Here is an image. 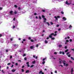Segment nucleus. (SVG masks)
<instances>
[{
	"instance_id": "f3484780",
	"label": "nucleus",
	"mask_w": 74,
	"mask_h": 74,
	"mask_svg": "<svg viewBox=\"0 0 74 74\" xmlns=\"http://www.w3.org/2000/svg\"><path fill=\"white\" fill-rule=\"evenodd\" d=\"M42 71H40L39 72V74H41L42 73Z\"/></svg>"
},
{
	"instance_id": "e2e57ef3",
	"label": "nucleus",
	"mask_w": 74,
	"mask_h": 74,
	"mask_svg": "<svg viewBox=\"0 0 74 74\" xmlns=\"http://www.w3.org/2000/svg\"><path fill=\"white\" fill-rule=\"evenodd\" d=\"M13 20V21H15V18H14Z\"/></svg>"
},
{
	"instance_id": "7ed1b4c3",
	"label": "nucleus",
	"mask_w": 74,
	"mask_h": 74,
	"mask_svg": "<svg viewBox=\"0 0 74 74\" xmlns=\"http://www.w3.org/2000/svg\"><path fill=\"white\" fill-rule=\"evenodd\" d=\"M54 18L56 19V21H58V18H60V16H55Z\"/></svg>"
},
{
	"instance_id": "0e129e2a",
	"label": "nucleus",
	"mask_w": 74,
	"mask_h": 74,
	"mask_svg": "<svg viewBox=\"0 0 74 74\" xmlns=\"http://www.w3.org/2000/svg\"><path fill=\"white\" fill-rule=\"evenodd\" d=\"M55 73H57V71H55Z\"/></svg>"
},
{
	"instance_id": "49530a36",
	"label": "nucleus",
	"mask_w": 74,
	"mask_h": 74,
	"mask_svg": "<svg viewBox=\"0 0 74 74\" xmlns=\"http://www.w3.org/2000/svg\"><path fill=\"white\" fill-rule=\"evenodd\" d=\"M43 19H44V20H45V21H46V20H47V19L45 18H43Z\"/></svg>"
},
{
	"instance_id": "a878e982",
	"label": "nucleus",
	"mask_w": 74,
	"mask_h": 74,
	"mask_svg": "<svg viewBox=\"0 0 74 74\" xmlns=\"http://www.w3.org/2000/svg\"><path fill=\"white\" fill-rule=\"evenodd\" d=\"M42 11L43 12H45V10H42Z\"/></svg>"
},
{
	"instance_id": "c9c22d12",
	"label": "nucleus",
	"mask_w": 74,
	"mask_h": 74,
	"mask_svg": "<svg viewBox=\"0 0 74 74\" xmlns=\"http://www.w3.org/2000/svg\"><path fill=\"white\" fill-rule=\"evenodd\" d=\"M65 49H67V46H66L65 47Z\"/></svg>"
},
{
	"instance_id": "39448f33",
	"label": "nucleus",
	"mask_w": 74,
	"mask_h": 74,
	"mask_svg": "<svg viewBox=\"0 0 74 74\" xmlns=\"http://www.w3.org/2000/svg\"><path fill=\"white\" fill-rule=\"evenodd\" d=\"M13 46L14 47H18V45L17 44H15V45H13Z\"/></svg>"
},
{
	"instance_id": "a18cd8bd",
	"label": "nucleus",
	"mask_w": 74,
	"mask_h": 74,
	"mask_svg": "<svg viewBox=\"0 0 74 74\" xmlns=\"http://www.w3.org/2000/svg\"><path fill=\"white\" fill-rule=\"evenodd\" d=\"M62 55H64V52H62Z\"/></svg>"
},
{
	"instance_id": "4d7b16f0",
	"label": "nucleus",
	"mask_w": 74,
	"mask_h": 74,
	"mask_svg": "<svg viewBox=\"0 0 74 74\" xmlns=\"http://www.w3.org/2000/svg\"><path fill=\"white\" fill-rule=\"evenodd\" d=\"M14 67V65H12V66H11V67L12 68Z\"/></svg>"
},
{
	"instance_id": "9d476101",
	"label": "nucleus",
	"mask_w": 74,
	"mask_h": 74,
	"mask_svg": "<svg viewBox=\"0 0 74 74\" xmlns=\"http://www.w3.org/2000/svg\"><path fill=\"white\" fill-rule=\"evenodd\" d=\"M64 20V21H66V20L67 19V18H65V17H63L62 18Z\"/></svg>"
},
{
	"instance_id": "13d9d810",
	"label": "nucleus",
	"mask_w": 74,
	"mask_h": 74,
	"mask_svg": "<svg viewBox=\"0 0 74 74\" xmlns=\"http://www.w3.org/2000/svg\"><path fill=\"white\" fill-rule=\"evenodd\" d=\"M34 15H37V13H34Z\"/></svg>"
},
{
	"instance_id": "338daca9",
	"label": "nucleus",
	"mask_w": 74,
	"mask_h": 74,
	"mask_svg": "<svg viewBox=\"0 0 74 74\" xmlns=\"http://www.w3.org/2000/svg\"><path fill=\"white\" fill-rule=\"evenodd\" d=\"M69 62L71 63H72V61H70Z\"/></svg>"
},
{
	"instance_id": "c03bdc74",
	"label": "nucleus",
	"mask_w": 74,
	"mask_h": 74,
	"mask_svg": "<svg viewBox=\"0 0 74 74\" xmlns=\"http://www.w3.org/2000/svg\"><path fill=\"white\" fill-rule=\"evenodd\" d=\"M24 60H27V58H25Z\"/></svg>"
},
{
	"instance_id": "423d86ee",
	"label": "nucleus",
	"mask_w": 74,
	"mask_h": 74,
	"mask_svg": "<svg viewBox=\"0 0 74 74\" xmlns=\"http://www.w3.org/2000/svg\"><path fill=\"white\" fill-rule=\"evenodd\" d=\"M30 48L31 49H33L34 48V46H32L30 47Z\"/></svg>"
},
{
	"instance_id": "f03ea898",
	"label": "nucleus",
	"mask_w": 74,
	"mask_h": 74,
	"mask_svg": "<svg viewBox=\"0 0 74 74\" xmlns=\"http://www.w3.org/2000/svg\"><path fill=\"white\" fill-rule=\"evenodd\" d=\"M52 35H54V34L52 33L49 36L50 38H51V40H55V38H52Z\"/></svg>"
},
{
	"instance_id": "473e14b6",
	"label": "nucleus",
	"mask_w": 74,
	"mask_h": 74,
	"mask_svg": "<svg viewBox=\"0 0 74 74\" xmlns=\"http://www.w3.org/2000/svg\"><path fill=\"white\" fill-rule=\"evenodd\" d=\"M36 47L37 48H38V44L36 45Z\"/></svg>"
},
{
	"instance_id": "2f4dec72",
	"label": "nucleus",
	"mask_w": 74,
	"mask_h": 74,
	"mask_svg": "<svg viewBox=\"0 0 74 74\" xmlns=\"http://www.w3.org/2000/svg\"><path fill=\"white\" fill-rule=\"evenodd\" d=\"M62 45H59V47H62Z\"/></svg>"
},
{
	"instance_id": "393cba45",
	"label": "nucleus",
	"mask_w": 74,
	"mask_h": 74,
	"mask_svg": "<svg viewBox=\"0 0 74 74\" xmlns=\"http://www.w3.org/2000/svg\"><path fill=\"white\" fill-rule=\"evenodd\" d=\"M71 59H72V60H74V58H73V57H71Z\"/></svg>"
},
{
	"instance_id": "6ab92c4d",
	"label": "nucleus",
	"mask_w": 74,
	"mask_h": 74,
	"mask_svg": "<svg viewBox=\"0 0 74 74\" xmlns=\"http://www.w3.org/2000/svg\"><path fill=\"white\" fill-rule=\"evenodd\" d=\"M68 51H69V50L67 49L65 51V52H67Z\"/></svg>"
},
{
	"instance_id": "72a5a7b5",
	"label": "nucleus",
	"mask_w": 74,
	"mask_h": 74,
	"mask_svg": "<svg viewBox=\"0 0 74 74\" xmlns=\"http://www.w3.org/2000/svg\"><path fill=\"white\" fill-rule=\"evenodd\" d=\"M1 71L3 73H4V71H3V70H2Z\"/></svg>"
},
{
	"instance_id": "b1692460",
	"label": "nucleus",
	"mask_w": 74,
	"mask_h": 74,
	"mask_svg": "<svg viewBox=\"0 0 74 74\" xmlns=\"http://www.w3.org/2000/svg\"><path fill=\"white\" fill-rule=\"evenodd\" d=\"M46 23L47 24V25H48V26H49V23L47 22Z\"/></svg>"
},
{
	"instance_id": "79ce46f5",
	"label": "nucleus",
	"mask_w": 74,
	"mask_h": 74,
	"mask_svg": "<svg viewBox=\"0 0 74 74\" xmlns=\"http://www.w3.org/2000/svg\"><path fill=\"white\" fill-rule=\"evenodd\" d=\"M33 58H36V55H34L33 56Z\"/></svg>"
},
{
	"instance_id": "ea45409f",
	"label": "nucleus",
	"mask_w": 74,
	"mask_h": 74,
	"mask_svg": "<svg viewBox=\"0 0 74 74\" xmlns=\"http://www.w3.org/2000/svg\"><path fill=\"white\" fill-rule=\"evenodd\" d=\"M31 42H34V40H33L31 39Z\"/></svg>"
},
{
	"instance_id": "8fccbe9b",
	"label": "nucleus",
	"mask_w": 74,
	"mask_h": 74,
	"mask_svg": "<svg viewBox=\"0 0 74 74\" xmlns=\"http://www.w3.org/2000/svg\"><path fill=\"white\" fill-rule=\"evenodd\" d=\"M16 24H18V21H16Z\"/></svg>"
},
{
	"instance_id": "cd10ccee",
	"label": "nucleus",
	"mask_w": 74,
	"mask_h": 74,
	"mask_svg": "<svg viewBox=\"0 0 74 74\" xmlns=\"http://www.w3.org/2000/svg\"><path fill=\"white\" fill-rule=\"evenodd\" d=\"M69 53H70L69 52H68L66 53V55H67V56H68V55H69Z\"/></svg>"
},
{
	"instance_id": "6e6552de",
	"label": "nucleus",
	"mask_w": 74,
	"mask_h": 74,
	"mask_svg": "<svg viewBox=\"0 0 74 74\" xmlns=\"http://www.w3.org/2000/svg\"><path fill=\"white\" fill-rule=\"evenodd\" d=\"M72 27H73V26H71V25H70L69 27V29H71V28H72Z\"/></svg>"
},
{
	"instance_id": "c756f323",
	"label": "nucleus",
	"mask_w": 74,
	"mask_h": 74,
	"mask_svg": "<svg viewBox=\"0 0 74 74\" xmlns=\"http://www.w3.org/2000/svg\"><path fill=\"white\" fill-rule=\"evenodd\" d=\"M66 42H69V40H66Z\"/></svg>"
},
{
	"instance_id": "4468645a",
	"label": "nucleus",
	"mask_w": 74,
	"mask_h": 74,
	"mask_svg": "<svg viewBox=\"0 0 74 74\" xmlns=\"http://www.w3.org/2000/svg\"><path fill=\"white\" fill-rule=\"evenodd\" d=\"M16 70L15 69H13L12 70V72H14Z\"/></svg>"
},
{
	"instance_id": "de8ad7c7",
	"label": "nucleus",
	"mask_w": 74,
	"mask_h": 74,
	"mask_svg": "<svg viewBox=\"0 0 74 74\" xmlns=\"http://www.w3.org/2000/svg\"><path fill=\"white\" fill-rule=\"evenodd\" d=\"M11 63H8V65H10V64H11Z\"/></svg>"
},
{
	"instance_id": "20e7f679",
	"label": "nucleus",
	"mask_w": 74,
	"mask_h": 74,
	"mask_svg": "<svg viewBox=\"0 0 74 74\" xmlns=\"http://www.w3.org/2000/svg\"><path fill=\"white\" fill-rule=\"evenodd\" d=\"M65 4H67V5H70V3H68V1L67 0L66 2H65Z\"/></svg>"
},
{
	"instance_id": "69168bd1",
	"label": "nucleus",
	"mask_w": 74,
	"mask_h": 74,
	"mask_svg": "<svg viewBox=\"0 0 74 74\" xmlns=\"http://www.w3.org/2000/svg\"><path fill=\"white\" fill-rule=\"evenodd\" d=\"M62 53V51H60V54H61V53Z\"/></svg>"
},
{
	"instance_id": "603ef678",
	"label": "nucleus",
	"mask_w": 74,
	"mask_h": 74,
	"mask_svg": "<svg viewBox=\"0 0 74 74\" xmlns=\"http://www.w3.org/2000/svg\"><path fill=\"white\" fill-rule=\"evenodd\" d=\"M12 56H11L10 57V59H12Z\"/></svg>"
},
{
	"instance_id": "412c9836",
	"label": "nucleus",
	"mask_w": 74,
	"mask_h": 74,
	"mask_svg": "<svg viewBox=\"0 0 74 74\" xmlns=\"http://www.w3.org/2000/svg\"><path fill=\"white\" fill-rule=\"evenodd\" d=\"M45 61H43V62H42V64H45Z\"/></svg>"
},
{
	"instance_id": "f8f14e48",
	"label": "nucleus",
	"mask_w": 74,
	"mask_h": 74,
	"mask_svg": "<svg viewBox=\"0 0 74 74\" xmlns=\"http://www.w3.org/2000/svg\"><path fill=\"white\" fill-rule=\"evenodd\" d=\"M14 14H17V13H18V12H17L16 11L14 10Z\"/></svg>"
},
{
	"instance_id": "2eb2a0df",
	"label": "nucleus",
	"mask_w": 74,
	"mask_h": 74,
	"mask_svg": "<svg viewBox=\"0 0 74 74\" xmlns=\"http://www.w3.org/2000/svg\"><path fill=\"white\" fill-rule=\"evenodd\" d=\"M36 63V61H34L32 62V64H35V63Z\"/></svg>"
},
{
	"instance_id": "5fc2aeb1",
	"label": "nucleus",
	"mask_w": 74,
	"mask_h": 74,
	"mask_svg": "<svg viewBox=\"0 0 74 74\" xmlns=\"http://www.w3.org/2000/svg\"><path fill=\"white\" fill-rule=\"evenodd\" d=\"M61 30V29H60V28H59V29H58V31H60V30Z\"/></svg>"
},
{
	"instance_id": "1a4fd4ad",
	"label": "nucleus",
	"mask_w": 74,
	"mask_h": 74,
	"mask_svg": "<svg viewBox=\"0 0 74 74\" xmlns=\"http://www.w3.org/2000/svg\"><path fill=\"white\" fill-rule=\"evenodd\" d=\"M15 26H16V25H13L12 27V29H14L15 28Z\"/></svg>"
},
{
	"instance_id": "052dcab7",
	"label": "nucleus",
	"mask_w": 74,
	"mask_h": 74,
	"mask_svg": "<svg viewBox=\"0 0 74 74\" xmlns=\"http://www.w3.org/2000/svg\"><path fill=\"white\" fill-rule=\"evenodd\" d=\"M43 22H44V23H45L46 22V21H45V20H44V21H43Z\"/></svg>"
},
{
	"instance_id": "5701e85b",
	"label": "nucleus",
	"mask_w": 74,
	"mask_h": 74,
	"mask_svg": "<svg viewBox=\"0 0 74 74\" xmlns=\"http://www.w3.org/2000/svg\"><path fill=\"white\" fill-rule=\"evenodd\" d=\"M34 67V65H32L31 66V68H32V67Z\"/></svg>"
},
{
	"instance_id": "3c124183",
	"label": "nucleus",
	"mask_w": 74,
	"mask_h": 74,
	"mask_svg": "<svg viewBox=\"0 0 74 74\" xmlns=\"http://www.w3.org/2000/svg\"><path fill=\"white\" fill-rule=\"evenodd\" d=\"M29 64V62H27V63H26V64Z\"/></svg>"
},
{
	"instance_id": "bb28decb",
	"label": "nucleus",
	"mask_w": 74,
	"mask_h": 74,
	"mask_svg": "<svg viewBox=\"0 0 74 74\" xmlns=\"http://www.w3.org/2000/svg\"><path fill=\"white\" fill-rule=\"evenodd\" d=\"M68 56V57H69V58H70V56H71V55L70 54H69V55H68V56Z\"/></svg>"
},
{
	"instance_id": "f704fd0d",
	"label": "nucleus",
	"mask_w": 74,
	"mask_h": 74,
	"mask_svg": "<svg viewBox=\"0 0 74 74\" xmlns=\"http://www.w3.org/2000/svg\"><path fill=\"white\" fill-rule=\"evenodd\" d=\"M39 18L40 19H41V16H39Z\"/></svg>"
},
{
	"instance_id": "864d4df0",
	"label": "nucleus",
	"mask_w": 74,
	"mask_h": 74,
	"mask_svg": "<svg viewBox=\"0 0 74 74\" xmlns=\"http://www.w3.org/2000/svg\"><path fill=\"white\" fill-rule=\"evenodd\" d=\"M27 67H29V66H30V65L29 64H27Z\"/></svg>"
},
{
	"instance_id": "dca6fc26",
	"label": "nucleus",
	"mask_w": 74,
	"mask_h": 74,
	"mask_svg": "<svg viewBox=\"0 0 74 74\" xmlns=\"http://www.w3.org/2000/svg\"><path fill=\"white\" fill-rule=\"evenodd\" d=\"M45 43L46 44H47V43H48V41H47V40H45Z\"/></svg>"
},
{
	"instance_id": "c85d7f7f",
	"label": "nucleus",
	"mask_w": 74,
	"mask_h": 74,
	"mask_svg": "<svg viewBox=\"0 0 74 74\" xmlns=\"http://www.w3.org/2000/svg\"><path fill=\"white\" fill-rule=\"evenodd\" d=\"M22 72H24V70L23 69H21Z\"/></svg>"
},
{
	"instance_id": "7c9ffc66",
	"label": "nucleus",
	"mask_w": 74,
	"mask_h": 74,
	"mask_svg": "<svg viewBox=\"0 0 74 74\" xmlns=\"http://www.w3.org/2000/svg\"><path fill=\"white\" fill-rule=\"evenodd\" d=\"M50 23H51V25H53V23H52V22H50Z\"/></svg>"
},
{
	"instance_id": "58836bf2",
	"label": "nucleus",
	"mask_w": 74,
	"mask_h": 74,
	"mask_svg": "<svg viewBox=\"0 0 74 74\" xmlns=\"http://www.w3.org/2000/svg\"><path fill=\"white\" fill-rule=\"evenodd\" d=\"M14 7H15V8H17V5H15Z\"/></svg>"
},
{
	"instance_id": "09e8293b",
	"label": "nucleus",
	"mask_w": 74,
	"mask_h": 74,
	"mask_svg": "<svg viewBox=\"0 0 74 74\" xmlns=\"http://www.w3.org/2000/svg\"><path fill=\"white\" fill-rule=\"evenodd\" d=\"M18 63H16V66H18Z\"/></svg>"
},
{
	"instance_id": "ddd939ff",
	"label": "nucleus",
	"mask_w": 74,
	"mask_h": 74,
	"mask_svg": "<svg viewBox=\"0 0 74 74\" xmlns=\"http://www.w3.org/2000/svg\"><path fill=\"white\" fill-rule=\"evenodd\" d=\"M47 60V58H43L42 60L43 61H44V60Z\"/></svg>"
},
{
	"instance_id": "37998d69",
	"label": "nucleus",
	"mask_w": 74,
	"mask_h": 74,
	"mask_svg": "<svg viewBox=\"0 0 74 74\" xmlns=\"http://www.w3.org/2000/svg\"><path fill=\"white\" fill-rule=\"evenodd\" d=\"M54 54H55V55H56V54H57V53H56V52H55L54 53Z\"/></svg>"
},
{
	"instance_id": "9b49d317",
	"label": "nucleus",
	"mask_w": 74,
	"mask_h": 74,
	"mask_svg": "<svg viewBox=\"0 0 74 74\" xmlns=\"http://www.w3.org/2000/svg\"><path fill=\"white\" fill-rule=\"evenodd\" d=\"M74 71L73 70V69L72 68L71 69V74H73V71Z\"/></svg>"
},
{
	"instance_id": "4c0bfd02",
	"label": "nucleus",
	"mask_w": 74,
	"mask_h": 74,
	"mask_svg": "<svg viewBox=\"0 0 74 74\" xmlns=\"http://www.w3.org/2000/svg\"><path fill=\"white\" fill-rule=\"evenodd\" d=\"M42 17L43 18H45V16H44L43 15H42Z\"/></svg>"
},
{
	"instance_id": "774afa93",
	"label": "nucleus",
	"mask_w": 74,
	"mask_h": 74,
	"mask_svg": "<svg viewBox=\"0 0 74 74\" xmlns=\"http://www.w3.org/2000/svg\"><path fill=\"white\" fill-rule=\"evenodd\" d=\"M71 50L72 51H74V49H71Z\"/></svg>"
},
{
	"instance_id": "e433bc0d",
	"label": "nucleus",
	"mask_w": 74,
	"mask_h": 74,
	"mask_svg": "<svg viewBox=\"0 0 74 74\" xmlns=\"http://www.w3.org/2000/svg\"><path fill=\"white\" fill-rule=\"evenodd\" d=\"M69 41H70V42H71V41H72V39H70L69 40Z\"/></svg>"
},
{
	"instance_id": "6e6d98bb",
	"label": "nucleus",
	"mask_w": 74,
	"mask_h": 74,
	"mask_svg": "<svg viewBox=\"0 0 74 74\" xmlns=\"http://www.w3.org/2000/svg\"><path fill=\"white\" fill-rule=\"evenodd\" d=\"M57 35V34H54V36H56Z\"/></svg>"
},
{
	"instance_id": "f257e3e1",
	"label": "nucleus",
	"mask_w": 74,
	"mask_h": 74,
	"mask_svg": "<svg viewBox=\"0 0 74 74\" xmlns=\"http://www.w3.org/2000/svg\"><path fill=\"white\" fill-rule=\"evenodd\" d=\"M62 63H63L64 66H68V64H67L66 62L64 61H60V64H62Z\"/></svg>"
},
{
	"instance_id": "0eeeda50",
	"label": "nucleus",
	"mask_w": 74,
	"mask_h": 74,
	"mask_svg": "<svg viewBox=\"0 0 74 74\" xmlns=\"http://www.w3.org/2000/svg\"><path fill=\"white\" fill-rule=\"evenodd\" d=\"M13 13V11H10V15H13V13Z\"/></svg>"
},
{
	"instance_id": "680f3d73",
	"label": "nucleus",
	"mask_w": 74,
	"mask_h": 74,
	"mask_svg": "<svg viewBox=\"0 0 74 74\" xmlns=\"http://www.w3.org/2000/svg\"><path fill=\"white\" fill-rule=\"evenodd\" d=\"M18 10H21V8H20V7H18Z\"/></svg>"
},
{
	"instance_id": "aec40b11",
	"label": "nucleus",
	"mask_w": 74,
	"mask_h": 74,
	"mask_svg": "<svg viewBox=\"0 0 74 74\" xmlns=\"http://www.w3.org/2000/svg\"><path fill=\"white\" fill-rule=\"evenodd\" d=\"M57 0H52V3H55V1H56Z\"/></svg>"
},
{
	"instance_id": "a19ab883",
	"label": "nucleus",
	"mask_w": 74,
	"mask_h": 74,
	"mask_svg": "<svg viewBox=\"0 0 74 74\" xmlns=\"http://www.w3.org/2000/svg\"><path fill=\"white\" fill-rule=\"evenodd\" d=\"M61 14H64V12H61Z\"/></svg>"
},
{
	"instance_id": "4be33fe9",
	"label": "nucleus",
	"mask_w": 74,
	"mask_h": 74,
	"mask_svg": "<svg viewBox=\"0 0 74 74\" xmlns=\"http://www.w3.org/2000/svg\"><path fill=\"white\" fill-rule=\"evenodd\" d=\"M26 56V54L25 53H24L23 54V56L24 57V56Z\"/></svg>"
},
{
	"instance_id": "a211bd4d",
	"label": "nucleus",
	"mask_w": 74,
	"mask_h": 74,
	"mask_svg": "<svg viewBox=\"0 0 74 74\" xmlns=\"http://www.w3.org/2000/svg\"><path fill=\"white\" fill-rule=\"evenodd\" d=\"M29 70L26 71V72H25V73H29Z\"/></svg>"
},
{
	"instance_id": "bf43d9fd",
	"label": "nucleus",
	"mask_w": 74,
	"mask_h": 74,
	"mask_svg": "<svg viewBox=\"0 0 74 74\" xmlns=\"http://www.w3.org/2000/svg\"><path fill=\"white\" fill-rule=\"evenodd\" d=\"M59 25H56V27H59Z\"/></svg>"
}]
</instances>
